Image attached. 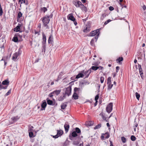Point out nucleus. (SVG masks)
Instances as JSON below:
<instances>
[{"instance_id": "nucleus-1", "label": "nucleus", "mask_w": 146, "mask_h": 146, "mask_svg": "<svg viewBox=\"0 0 146 146\" xmlns=\"http://www.w3.org/2000/svg\"><path fill=\"white\" fill-rule=\"evenodd\" d=\"M100 33V29H98L91 32L89 34H88V36H93L96 35L95 37L94 38L95 40V41L96 42L98 37Z\"/></svg>"}, {"instance_id": "nucleus-2", "label": "nucleus", "mask_w": 146, "mask_h": 146, "mask_svg": "<svg viewBox=\"0 0 146 146\" xmlns=\"http://www.w3.org/2000/svg\"><path fill=\"white\" fill-rule=\"evenodd\" d=\"M50 20L49 17H44L42 20V22L44 27H46V29H48L49 27L47 24L49 23Z\"/></svg>"}, {"instance_id": "nucleus-3", "label": "nucleus", "mask_w": 146, "mask_h": 146, "mask_svg": "<svg viewBox=\"0 0 146 146\" xmlns=\"http://www.w3.org/2000/svg\"><path fill=\"white\" fill-rule=\"evenodd\" d=\"M71 86H69L66 89L65 92L64 94L66 96V95H67L68 96H69L71 95Z\"/></svg>"}, {"instance_id": "nucleus-4", "label": "nucleus", "mask_w": 146, "mask_h": 146, "mask_svg": "<svg viewBox=\"0 0 146 146\" xmlns=\"http://www.w3.org/2000/svg\"><path fill=\"white\" fill-rule=\"evenodd\" d=\"M107 84L108 86V90H110L112 88L113 84H111V77H108L107 79Z\"/></svg>"}, {"instance_id": "nucleus-5", "label": "nucleus", "mask_w": 146, "mask_h": 146, "mask_svg": "<svg viewBox=\"0 0 146 146\" xmlns=\"http://www.w3.org/2000/svg\"><path fill=\"white\" fill-rule=\"evenodd\" d=\"M113 104L110 103L107 106L106 110L107 112L108 113L111 112L112 110Z\"/></svg>"}, {"instance_id": "nucleus-6", "label": "nucleus", "mask_w": 146, "mask_h": 146, "mask_svg": "<svg viewBox=\"0 0 146 146\" xmlns=\"http://www.w3.org/2000/svg\"><path fill=\"white\" fill-rule=\"evenodd\" d=\"M57 131V134L53 136V138H57L58 137H60L62 135V134L63 133V131L61 130H58Z\"/></svg>"}, {"instance_id": "nucleus-7", "label": "nucleus", "mask_w": 146, "mask_h": 146, "mask_svg": "<svg viewBox=\"0 0 146 146\" xmlns=\"http://www.w3.org/2000/svg\"><path fill=\"white\" fill-rule=\"evenodd\" d=\"M21 54V52H19V51L18 52H16L13 54V56L12 57V59L13 60H15L17 59L18 55Z\"/></svg>"}, {"instance_id": "nucleus-8", "label": "nucleus", "mask_w": 146, "mask_h": 146, "mask_svg": "<svg viewBox=\"0 0 146 146\" xmlns=\"http://www.w3.org/2000/svg\"><path fill=\"white\" fill-rule=\"evenodd\" d=\"M90 26L89 25H86L84 27V29L83 30V32L84 33H87L90 31Z\"/></svg>"}, {"instance_id": "nucleus-9", "label": "nucleus", "mask_w": 146, "mask_h": 146, "mask_svg": "<svg viewBox=\"0 0 146 146\" xmlns=\"http://www.w3.org/2000/svg\"><path fill=\"white\" fill-rule=\"evenodd\" d=\"M67 18L68 19L70 20L73 21H74L76 20L75 18L72 13L69 14L67 16Z\"/></svg>"}, {"instance_id": "nucleus-10", "label": "nucleus", "mask_w": 146, "mask_h": 146, "mask_svg": "<svg viewBox=\"0 0 146 146\" xmlns=\"http://www.w3.org/2000/svg\"><path fill=\"white\" fill-rule=\"evenodd\" d=\"M54 100V101L53 102L52 100L48 99V98L46 99L48 104L52 106H54L55 104V100Z\"/></svg>"}, {"instance_id": "nucleus-11", "label": "nucleus", "mask_w": 146, "mask_h": 146, "mask_svg": "<svg viewBox=\"0 0 146 146\" xmlns=\"http://www.w3.org/2000/svg\"><path fill=\"white\" fill-rule=\"evenodd\" d=\"M92 70H91L90 69H89L87 71H86L85 72L84 71V72H83V73L84 74V75L86 76V78H88L90 74L92 72Z\"/></svg>"}, {"instance_id": "nucleus-12", "label": "nucleus", "mask_w": 146, "mask_h": 146, "mask_svg": "<svg viewBox=\"0 0 146 146\" xmlns=\"http://www.w3.org/2000/svg\"><path fill=\"white\" fill-rule=\"evenodd\" d=\"M64 127L65 129V131L66 133L69 130L70 126L68 122H66L64 126Z\"/></svg>"}, {"instance_id": "nucleus-13", "label": "nucleus", "mask_w": 146, "mask_h": 146, "mask_svg": "<svg viewBox=\"0 0 146 146\" xmlns=\"http://www.w3.org/2000/svg\"><path fill=\"white\" fill-rule=\"evenodd\" d=\"M84 72V70L82 71L81 73H79L76 75V78L78 79L80 78H82L84 76V74L83 72Z\"/></svg>"}, {"instance_id": "nucleus-14", "label": "nucleus", "mask_w": 146, "mask_h": 146, "mask_svg": "<svg viewBox=\"0 0 146 146\" xmlns=\"http://www.w3.org/2000/svg\"><path fill=\"white\" fill-rule=\"evenodd\" d=\"M47 104L45 100H44L42 103L41 106V108L40 110H42L45 109V108Z\"/></svg>"}, {"instance_id": "nucleus-15", "label": "nucleus", "mask_w": 146, "mask_h": 146, "mask_svg": "<svg viewBox=\"0 0 146 146\" xmlns=\"http://www.w3.org/2000/svg\"><path fill=\"white\" fill-rule=\"evenodd\" d=\"M73 4L77 7L80 6V5L81 4V2L79 1H78L77 2L76 1H73Z\"/></svg>"}, {"instance_id": "nucleus-16", "label": "nucleus", "mask_w": 146, "mask_h": 146, "mask_svg": "<svg viewBox=\"0 0 146 146\" xmlns=\"http://www.w3.org/2000/svg\"><path fill=\"white\" fill-rule=\"evenodd\" d=\"M42 43L43 44H45L46 43V36L45 35L44 33H42Z\"/></svg>"}, {"instance_id": "nucleus-17", "label": "nucleus", "mask_w": 146, "mask_h": 146, "mask_svg": "<svg viewBox=\"0 0 146 146\" xmlns=\"http://www.w3.org/2000/svg\"><path fill=\"white\" fill-rule=\"evenodd\" d=\"M61 92V90H56L52 92V93L53 94V95H58Z\"/></svg>"}, {"instance_id": "nucleus-18", "label": "nucleus", "mask_w": 146, "mask_h": 146, "mask_svg": "<svg viewBox=\"0 0 146 146\" xmlns=\"http://www.w3.org/2000/svg\"><path fill=\"white\" fill-rule=\"evenodd\" d=\"M72 98L75 100H77L78 98V95L76 92H74Z\"/></svg>"}, {"instance_id": "nucleus-19", "label": "nucleus", "mask_w": 146, "mask_h": 146, "mask_svg": "<svg viewBox=\"0 0 146 146\" xmlns=\"http://www.w3.org/2000/svg\"><path fill=\"white\" fill-rule=\"evenodd\" d=\"M12 40L15 42H18V37L17 34L15 35L13 38L12 39Z\"/></svg>"}, {"instance_id": "nucleus-20", "label": "nucleus", "mask_w": 146, "mask_h": 146, "mask_svg": "<svg viewBox=\"0 0 146 146\" xmlns=\"http://www.w3.org/2000/svg\"><path fill=\"white\" fill-rule=\"evenodd\" d=\"M53 37L51 35H50L48 39V43L49 44L51 43L53 41Z\"/></svg>"}, {"instance_id": "nucleus-21", "label": "nucleus", "mask_w": 146, "mask_h": 146, "mask_svg": "<svg viewBox=\"0 0 146 146\" xmlns=\"http://www.w3.org/2000/svg\"><path fill=\"white\" fill-rule=\"evenodd\" d=\"M68 103V102H66L62 104L61 106V109H64L67 106Z\"/></svg>"}, {"instance_id": "nucleus-22", "label": "nucleus", "mask_w": 146, "mask_h": 146, "mask_svg": "<svg viewBox=\"0 0 146 146\" xmlns=\"http://www.w3.org/2000/svg\"><path fill=\"white\" fill-rule=\"evenodd\" d=\"M63 96H61L60 97H59L58 98V100L59 101H63L65 98L66 97V96L65 95V94L63 93Z\"/></svg>"}, {"instance_id": "nucleus-23", "label": "nucleus", "mask_w": 146, "mask_h": 146, "mask_svg": "<svg viewBox=\"0 0 146 146\" xmlns=\"http://www.w3.org/2000/svg\"><path fill=\"white\" fill-rule=\"evenodd\" d=\"M9 83V82L7 80H6L2 82V83L1 84H2L3 85H6L7 86H8Z\"/></svg>"}, {"instance_id": "nucleus-24", "label": "nucleus", "mask_w": 146, "mask_h": 146, "mask_svg": "<svg viewBox=\"0 0 146 146\" xmlns=\"http://www.w3.org/2000/svg\"><path fill=\"white\" fill-rule=\"evenodd\" d=\"M21 26V25L19 24L15 28V29H16V32H21V31H20V27Z\"/></svg>"}, {"instance_id": "nucleus-25", "label": "nucleus", "mask_w": 146, "mask_h": 146, "mask_svg": "<svg viewBox=\"0 0 146 146\" xmlns=\"http://www.w3.org/2000/svg\"><path fill=\"white\" fill-rule=\"evenodd\" d=\"M99 68L98 66H92L90 68V69L91 70H94L96 71Z\"/></svg>"}, {"instance_id": "nucleus-26", "label": "nucleus", "mask_w": 146, "mask_h": 146, "mask_svg": "<svg viewBox=\"0 0 146 146\" xmlns=\"http://www.w3.org/2000/svg\"><path fill=\"white\" fill-rule=\"evenodd\" d=\"M7 88V86H4L3 85L1 84V82H0V90L3 89H6Z\"/></svg>"}, {"instance_id": "nucleus-27", "label": "nucleus", "mask_w": 146, "mask_h": 146, "mask_svg": "<svg viewBox=\"0 0 146 146\" xmlns=\"http://www.w3.org/2000/svg\"><path fill=\"white\" fill-rule=\"evenodd\" d=\"M29 136L30 138L34 137L35 136L34 135L33 132L32 131L29 132Z\"/></svg>"}, {"instance_id": "nucleus-28", "label": "nucleus", "mask_w": 146, "mask_h": 146, "mask_svg": "<svg viewBox=\"0 0 146 146\" xmlns=\"http://www.w3.org/2000/svg\"><path fill=\"white\" fill-rule=\"evenodd\" d=\"M72 136L73 137H76L78 136L77 133L75 131H73L71 133Z\"/></svg>"}, {"instance_id": "nucleus-29", "label": "nucleus", "mask_w": 146, "mask_h": 146, "mask_svg": "<svg viewBox=\"0 0 146 146\" xmlns=\"http://www.w3.org/2000/svg\"><path fill=\"white\" fill-rule=\"evenodd\" d=\"M12 119V121H13V122L16 121L17 120L19 119V118L17 116H16V117H13L11 118Z\"/></svg>"}, {"instance_id": "nucleus-30", "label": "nucleus", "mask_w": 146, "mask_h": 146, "mask_svg": "<svg viewBox=\"0 0 146 146\" xmlns=\"http://www.w3.org/2000/svg\"><path fill=\"white\" fill-rule=\"evenodd\" d=\"M40 10L41 11L43 12L44 13L46 11H47V9L45 7H41Z\"/></svg>"}, {"instance_id": "nucleus-31", "label": "nucleus", "mask_w": 146, "mask_h": 146, "mask_svg": "<svg viewBox=\"0 0 146 146\" xmlns=\"http://www.w3.org/2000/svg\"><path fill=\"white\" fill-rule=\"evenodd\" d=\"M86 125L90 126L94 124V122L93 121H90L86 123Z\"/></svg>"}, {"instance_id": "nucleus-32", "label": "nucleus", "mask_w": 146, "mask_h": 146, "mask_svg": "<svg viewBox=\"0 0 146 146\" xmlns=\"http://www.w3.org/2000/svg\"><path fill=\"white\" fill-rule=\"evenodd\" d=\"M75 130L76 132L77 133H81V131L80 129L78 127H76L75 128Z\"/></svg>"}, {"instance_id": "nucleus-33", "label": "nucleus", "mask_w": 146, "mask_h": 146, "mask_svg": "<svg viewBox=\"0 0 146 146\" xmlns=\"http://www.w3.org/2000/svg\"><path fill=\"white\" fill-rule=\"evenodd\" d=\"M123 58L122 57H119V58H117L116 60V61H117V62H118L120 63L121 61H122L123 60Z\"/></svg>"}, {"instance_id": "nucleus-34", "label": "nucleus", "mask_w": 146, "mask_h": 146, "mask_svg": "<svg viewBox=\"0 0 146 146\" xmlns=\"http://www.w3.org/2000/svg\"><path fill=\"white\" fill-rule=\"evenodd\" d=\"M138 66L139 72L141 73V72H143L141 65L138 64Z\"/></svg>"}, {"instance_id": "nucleus-35", "label": "nucleus", "mask_w": 146, "mask_h": 146, "mask_svg": "<svg viewBox=\"0 0 146 146\" xmlns=\"http://www.w3.org/2000/svg\"><path fill=\"white\" fill-rule=\"evenodd\" d=\"M95 41V40L94 39V38H93V39H92L91 41H90V44L92 46H94V41Z\"/></svg>"}, {"instance_id": "nucleus-36", "label": "nucleus", "mask_w": 146, "mask_h": 146, "mask_svg": "<svg viewBox=\"0 0 146 146\" xmlns=\"http://www.w3.org/2000/svg\"><path fill=\"white\" fill-rule=\"evenodd\" d=\"M135 96H136L137 99L138 100H139V98L140 97V94H139V93L137 92L135 93Z\"/></svg>"}, {"instance_id": "nucleus-37", "label": "nucleus", "mask_w": 146, "mask_h": 146, "mask_svg": "<svg viewBox=\"0 0 146 146\" xmlns=\"http://www.w3.org/2000/svg\"><path fill=\"white\" fill-rule=\"evenodd\" d=\"M121 139L122 142L123 143H125L126 141V139L124 137H121Z\"/></svg>"}, {"instance_id": "nucleus-38", "label": "nucleus", "mask_w": 146, "mask_h": 146, "mask_svg": "<svg viewBox=\"0 0 146 146\" xmlns=\"http://www.w3.org/2000/svg\"><path fill=\"white\" fill-rule=\"evenodd\" d=\"M22 14L21 12H19L18 14L17 18H20V17H22Z\"/></svg>"}, {"instance_id": "nucleus-39", "label": "nucleus", "mask_w": 146, "mask_h": 146, "mask_svg": "<svg viewBox=\"0 0 146 146\" xmlns=\"http://www.w3.org/2000/svg\"><path fill=\"white\" fill-rule=\"evenodd\" d=\"M46 48V44H43V45L42 46V51H44V52H45Z\"/></svg>"}, {"instance_id": "nucleus-40", "label": "nucleus", "mask_w": 146, "mask_h": 146, "mask_svg": "<svg viewBox=\"0 0 146 146\" xmlns=\"http://www.w3.org/2000/svg\"><path fill=\"white\" fill-rule=\"evenodd\" d=\"M3 12L2 10V9L1 6V5H0V16H2L3 15Z\"/></svg>"}, {"instance_id": "nucleus-41", "label": "nucleus", "mask_w": 146, "mask_h": 146, "mask_svg": "<svg viewBox=\"0 0 146 146\" xmlns=\"http://www.w3.org/2000/svg\"><path fill=\"white\" fill-rule=\"evenodd\" d=\"M130 138L132 141H135L136 139L134 135H131Z\"/></svg>"}, {"instance_id": "nucleus-42", "label": "nucleus", "mask_w": 146, "mask_h": 146, "mask_svg": "<svg viewBox=\"0 0 146 146\" xmlns=\"http://www.w3.org/2000/svg\"><path fill=\"white\" fill-rule=\"evenodd\" d=\"M11 92V89H10L8 92L5 94V96H8L9 94H10Z\"/></svg>"}, {"instance_id": "nucleus-43", "label": "nucleus", "mask_w": 146, "mask_h": 146, "mask_svg": "<svg viewBox=\"0 0 146 146\" xmlns=\"http://www.w3.org/2000/svg\"><path fill=\"white\" fill-rule=\"evenodd\" d=\"M99 98V95L98 94L96 95L95 97V100L96 101V103H97L98 102V100Z\"/></svg>"}, {"instance_id": "nucleus-44", "label": "nucleus", "mask_w": 146, "mask_h": 146, "mask_svg": "<svg viewBox=\"0 0 146 146\" xmlns=\"http://www.w3.org/2000/svg\"><path fill=\"white\" fill-rule=\"evenodd\" d=\"M80 90V88H77L76 87L74 89V92H76L78 91H79Z\"/></svg>"}, {"instance_id": "nucleus-45", "label": "nucleus", "mask_w": 146, "mask_h": 146, "mask_svg": "<svg viewBox=\"0 0 146 146\" xmlns=\"http://www.w3.org/2000/svg\"><path fill=\"white\" fill-rule=\"evenodd\" d=\"M105 136L106 139H108L109 137V135L108 133H106L105 134Z\"/></svg>"}, {"instance_id": "nucleus-46", "label": "nucleus", "mask_w": 146, "mask_h": 146, "mask_svg": "<svg viewBox=\"0 0 146 146\" xmlns=\"http://www.w3.org/2000/svg\"><path fill=\"white\" fill-rule=\"evenodd\" d=\"M99 115L102 116V119L103 120H106V117L103 115L102 113H100L99 114Z\"/></svg>"}, {"instance_id": "nucleus-47", "label": "nucleus", "mask_w": 146, "mask_h": 146, "mask_svg": "<svg viewBox=\"0 0 146 146\" xmlns=\"http://www.w3.org/2000/svg\"><path fill=\"white\" fill-rule=\"evenodd\" d=\"M101 127V124H99L98 125H97L95 126L94 128L95 129H97Z\"/></svg>"}, {"instance_id": "nucleus-48", "label": "nucleus", "mask_w": 146, "mask_h": 146, "mask_svg": "<svg viewBox=\"0 0 146 146\" xmlns=\"http://www.w3.org/2000/svg\"><path fill=\"white\" fill-rule=\"evenodd\" d=\"M79 143V142L77 141H74L73 142V145H77Z\"/></svg>"}, {"instance_id": "nucleus-49", "label": "nucleus", "mask_w": 146, "mask_h": 146, "mask_svg": "<svg viewBox=\"0 0 146 146\" xmlns=\"http://www.w3.org/2000/svg\"><path fill=\"white\" fill-rule=\"evenodd\" d=\"M19 2H21V4L24 3H25L26 4H27V3H25V0H19Z\"/></svg>"}, {"instance_id": "nucleus-50", "label": "nucleus", "mask_w": 146, "mask_h": 146, "mask_svg": "<svg viewBox=\"0 0 146 146\" xmlns=\"http://www.w3.org/2000/svg\"><path fill=\"white\" fill-rule=\"evenodd\" d=\"M104 77H102L100 78V82L102 83L104 82Z\"/></svg>"}, {"instance_id": "nucleus-51", "label": "nucleus", "mask_w": 146, "mask_h": 146, "mask_svg": "<svg viewBox=\"0 0 146 146\" xmlns=\"http://www.w3.org/2000/svg\"><path fill=\"white\" fill-rule=\"evenodd\" d=\"M111 20L110 19H108L107 21H106L104 23V25H106L107 24H108V23H109L110 22H111Z\"/></svg>"}, {"instance_id": "nucleus-52", "label": "nucleus", "mask_w": 146, "mask_h": 146, "mask_svg": "<svg viewBox=\"0 0 146 146\" xmlns=\"http://www.w3.org/2000/svg\"><path fill=\"white\" fill-rule=\"evenodd\" d=\"M17 35L18 36V37L20 38L21 39V41H22L23 39H22V38L23 37V36L22 35H20L19 33L17 34Z\"/></svg>"}, {"instance_id": "nucleus-53", "label": "nucleus", "mask_w": 146, "mask_h": 146, "mask_svg": "<svg viewBox=\"0 0 146 146\" xmlns=\"http://www.w3.org/2000/svg\"><path fill=\"white\" fill-rule=\"evenodd\" d=\"M82 10L85 11L86 12L87 10V8L86 7L84 6L83 9H82Z\"/></svg>"}, {"instance_id": "nucleus-54", "label": "nucleus", "mask_w": 146, "mask_h": 146, "mask_svg": "<svg viewBox=\"0 0 146 146\" xmlns=\"http://www.w3.org/2000/svg\"><path fill=\"white\" fill-rule=\"evenodd\" d=\"M106 15L105 14H102V16L101 18V19L103 20L105 17H106Z\"/></svg>"}, {"instance_id": "nucleus-55", "label": "nucleus", "mask_w": 146, "mask_h": 146, "mask_svg": "<svg viewBox=\"0 0 146 146\" xmlns=\"http://www.w3.org/2000/svg\"><path fill=\"white\" fill-rule=\"evenodd\" d=\"M85 6L84 5H83L82 3L81 4V5H80L79 7H80V8L82 10V9H83L84 7Z\"/></svg>"}, {"instance_id": "nucleus-56", "label": "nucleus", "mask_w": 146, "mask_h": 146, "mask_svg": "<svg viewBox=\"0 0 146 146\" xmlns=\"http://www.w3.org/2000/svg\"><path fill=\"white\" fill-rule=\"evenodd\" d=\"M33 126H31L30 129H29V130H28V131L29 132H30V131H33Z\"/></svg>"}, {"instance_id": "nucleus-57", "label": "nucleus", "mask_w": 146, "mask_h": 146, "mask_svg": "<svg viewBox=\"0 0 146 146\" xmlns=\"http://www.w3.org/2000/svg\"><path fill=\"white\" fill-rule=\"evenodd\" d=\"M109 9L110 11H112L114 10L113 7L112 6H110L109 7Z\"/></svg>"}, {"instance_id": "nucleus-58", "label": "nucleus", "mask_w": 146, "mask_h": 146, "mask_svg": "<svg viewBox=\"0 0 146 146\" xmlns=\"http://www.w3.org/2000/svg\"><path fill=\"white\" fill-rule=\"evenodd\" d=\"M98 64H99V63H98V62H95L94 63H93L92 64V65H94L95 66H98Z\"/></svg>"}, {"instance_id": "nucleus-59", "label": "nucleus", "mask_w": 146, "mask_h": 146, "mask_svg": "<svg viewBox=\"0 0 146 146\" xmlns=\"http://www.w3.org/2000/svg\"><path fill=\"white\" fill-rule=\"evenodd\" d=\"M140 75L141 76V77L142 79H143V72H142L141 73H139Z\"/></svg>"}, {"instance_id": "nucleus-60", "label": "nucleus", "mask_w": 146, "mask_h": 146, "mask_svg": "<svg viewBox=\"0 0 146 146\" xmlns=\"http://www.w3.org/2000/svg\"><path fill=\"white\" fill-rule=\"evenodd\" d=\"M61 78L60 77V76H58V78L55 81H56L58 82Z\"/></svg>"}, {"instance_id": "nucleus-61", "label": "nucleus", "mask_w": 146, "mask_h": 146, "mask_svg": "<svg viewBox=\"0 0 146 146\" xmlns=\"http://www.w3.org/2000/svg\"><path fill=\"white\" fill-rule=\"evenodd\" d=\"M53 94L52 93V92L50 94H49V96L50 97H51V98H52V96H53Z\"/></svg>"}, {"instance_id": "nucleus-62", "label": "nucleus", "mask_w": 146, "mask_h": 146, "mask_svg": "<svg viewBox=\"0 0 146 146\" xmlns=\"http://www.w3.org/2000/svg\"><path fill=\"white\" fill-rule=\"evenodd\" d=\"M116 72H117L119 70V67L118 66H117L116 67Z\"/></svg>"}, {"instance_id": "nucleus-63", "label": "nucleus", "mask_w": 146, "mask_h": 146, "mask_svg": "<svg viewBox=\"0 0 146 146\" xmlns=\"http://www.w3.org/2000/svg\"><path fill=\"white\" fill-rule=\"evenodd\" d=\"M99 68V70H102L103 68V67L101 66H98Z\"/></svg>"}, {"instance_id": "nucleus-64", "label": "nucleus", "mask_w": 146, "mask_h": 146, "mask_svg": "<svg viewBox=\"0 0 146 146\" xmlns=\"http://www.w3.org/2000/svg\"><path fill=\"white\" fill-rule=\"evenodd\" d=\"M73 137L72 136V135H70L69 136V139L71 140H73Z\"/></svg>"}]
</instances>
